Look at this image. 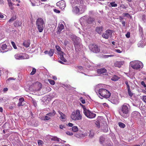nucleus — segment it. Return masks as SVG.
<instances>
[{"label": "nucleus", "mask_w": 146, "mask_h": 146, "mask_svg": "<svg viewBox=\"0 0 146 146\" xmlns=\"http://www.w3.org/2000/svg\"><path fill=\"white\" fill-rule=\"evenodd\" d=\"M105 140V138L102 136H101L100 138V142L101 144H102Z\"/></svg>", "instance_id": "obj_31"}, {"label": "nucleus", "mask_w": 146, "mask_h": 146, "mask_svg": "<svg viewBox=\"0 0 146 146\" xmlns=\"http://www.w3.org/2000/svg\"><path fill=\"white\" fill-rule=\"evenodd\" d=\"M130 110V107L128 104H124L121 106L119 110V114L124 118L128 116V114Z\"/></svg>", "instance_id": "obj_1"}, {"label": "nucleus", "mask_w": 146, "mask_h": 146, "mask_svg": "<svg viewBox=\"0 0 146 146\" xmlns=\"http://www.w3.org/2000/svg\"><path fill=\"white\" fill-rule=\"evenodd\" d=\"M127 91H128V94L129 96H130V97H132V96L133 95V94L132 92H131V90H130V89H128Z\"/></svg>", "instance_id": "obj_36"}, {"label": "nucleus", "mask_w": 146, "mask_h": 146, "mask_svg": "<svg viewBox=\"0 0 146 146\" xmlns=\"http://www.w3.org/2000/svg\"><path fill=\"white\" fill-rule=\"evenodd\" d=\"M74 44L75 48H78L80 45V43L78 41L75 40L74 41Z\"/></svg>", "instance_id": "obj_24"}, {"label": "nucleus", "mask_w": 146, "mask_h": 146, "mask_svg": "<svg viewBox=\"0 0 146 146\" xmlns=\"http://www.w3.org/2000/svg\"><path fill=\"white\" fill-rule=\"evenodd\" d=\"M94 134L90 132V133L89 135V137L90 138H92L94 136Z\"/></svg>", "instance_id": "obj_55"}, {"label": "nucleus", "mask_w": 146, "mask_h": 146, "mask_svg": "<svg viewBox=\"0 0 146 146\" xmlns=\"http://www.w3.org/2000/svg\"><path fill=\"white\" fill-rule=\"evenodd\" d=\"M61 140L60 138L57 137L56 136H54L53 137H52L51 139V140L52 141H57L59 142L60 141V140Z\"/></svg>", "instance_id": "obj_26"}, {"label": "nucleus", "mask_w": 146, "mask_h": 146, "mask_svg": "<svg viewBox=\"0 0 146 146\" xmlns=\"http://www.w3.org/2000/svg\"><path fill=\"white\" fill-rule=\"evenodd\" d=\"M103 105L104 106V107H107L108 106V104L106 103H103Z\"/></svg>", "instance_id": "obj_59"}, {"label": "nucleus", "mask_w": 146, "mask_h": 146, "mask_svg": "<svg viewBox=\"0 0 146 146\" xmlns=\"http://www.w3.org/2000/svg\"><path fill=\"white\" fill-rule=\"evenodd\" d=\"M96 124L97 125V127H98L99 128L100 127V124L99 123V121H96Z\"/></svg>", "instance_id": "obj_56"}, {"label": "nucleus", "mask_w": 146, "mask_h": 146, "mask_svg": "<svg viewBox=\"0 0 146 146\" xmlns=\"http://www.w3.org/2000/svg\"><path fill=\"white\" fill-rule=\"evenodd\" d=\"M1 48L0 50L1 52H7L11 50L12 49V47L9 45H7L6 44H3L1 46Z\"/></svg>", "instance_id": "obj_7"}, {"label": "nucleus", "mask_w": 146, "mask_h": 146, "mask_svg": "<svg viewBox=\"0 0 146 146\" xmlns=\"http://www.w3.org/2000/svg\"><path fill=\"white\" fill-rule=\"evenodd\" d=\"M124 62L123 61H116L114 63V66L115 67L120 68L124 64Z\"/></svg>", "instance_id": "obj_14"}, {"label": "nucleus", "mask_w": 146, "mask_h": 146, "mask_svg": "<svg viewBox=\"0 0 146 146\" xmlns=\"http://www.w3.org/2000/svg\"><path fill=\"white\" fill-rule=\"evenodd\" d=\"M140 115L139 113L136 111L133 112L132 113V116L134 118H137Z\"/></svg>", "instance_id": "obj_18"}, {"label": "nucleus", "mask_w": 146, "mask_h": 146, "mask_svg": "<svg viewBox=\"0 0 146 146\" xmlns=\"http://www.w3.org/2000/svg\"><path fill=\"white\" fill-rule=\"evenodd\" d=\"M66 133L67 134L69 135H73V133L72 132L68 131H67Z\"/></svg>", "instance_id": "obj_47"}, {"label": "nucleus", "mask_w": 146, "mask_h": 146, "mask_svg": "<svg viewBox=\"0 0 146 146\" xmlns=\"http://www.w3.org/2000/svg\"><path fill=\"white\" fill-rule=\"evenodd\" d=\"M19 102L18 104L19 106H24L25 104L24 98L23 97L20 98L19 99Z\"/></svg>", "instance_id": "obj_15"}, {"label": "nucleus", "mask_w": 146, "mask_h": 146, "mask_svg": "<svg viewBox=\"0 0 146 146\" xmlns=\"http://www.w3.org/2000/svg\"><path fill=\"white\" fill-rule=\"evenodd\" d=\"M113 32V31L110 29H108L106 31V33H104L102 34V36L104 38L107 39L109 37H111L112 33Z\"/></svg>", "instance_id": "obj_8"}, {"label": "nucleus", "mask_w": 146, "mask_h": 146, "mask_svg": "<svg viewBox=\"0 0 146 146\" xmlns=\"http://www.w3.org/2000/svg\"><path fill=\"white\" fill-rule=\"evenodd\" d=\"M97 72L99 74H102L103 75H108L107 71L105 68L98 69L97 70Z\"/></svg>", "instance_id": "obj_10"}, {"label": "nucleus", "mask_w": 146, "mask_h": 146, "mask_svg": "<svg viewBox=\"0 0 146 146\" xmlns=\"http://www.w3.org/2000/svg\"><path fill=\"white\" fill-rule=\"evenodd\" d=\"M118 124L120 127L121 128H124L125 127V125L121 122H120L118 123Z\"/></svg>", "instance_id": "obj_33"}, {"label": "nucleus", "mask_w": 146, "mask_h": 146, "mask_svg": "<svg viewBox=\"0 0 146 146\" xmlns=\"http://www.w3.org/2000/svg\"><path fill=\"white\" fill-rule=\"evenodd\" d=\"M111 79L113 81H116L118 80V78L117 77L115 76L113 77Z\"/></svg>", "instance_id": "obj_45"}, {"label": "nucleus", "mask_w": 146, "mask_h": 146, "mask_svg": "<svg viewBox=\"0 0 146 146\" xmlns=\"http://www.w3.org/2000/svg\"><path fill=\"white\" fill-rule=\"evenodd\" d=\"M35 87V88L36 91L40 90L41 88L42 87V85L39 82H36L34 84Z\"/></svg>", "instance_id": "obj_13"}, {"label": "nucleus", "mask_w": 146, "mask_h": 146, "mask_svg": "<svg viewBox=\"0 0 146 146\" xmlns=\"http://www.w3.org/2000/svg\"><path fill=\"white\" fill-rule=\"evenodd\" d=\"M55 47H56V49L57 50L58 52H58V54H59V53L60 52H62V51H61V48H60V47L59 46H56Z\"/></svg>", "instance_id": "obj_35"}, {"label": "nucleus", "mask_w": 146, "mask_h": 146, "mask_svg": "<svg viewBox=\"0 0 146 146\" xmlns=\"http://www.w3.org/2000/svg\"><path fill=\"white\" fill-rule=\"evenodd\" d=\"M30 113L31 114V117H34L33 116V115H34L33 114V113L32 112H30Z\"/></svg>", "instance_id": "obj_64"}, {"label": "nucleus", "mask_w": 146, "mask_h": 146, "mask_svg": "<svg viewBox=\"0 0 146 146\" xmlns=\"http://www.w3.org/2000/svg\"><path fill=\"white\" fill-rule=\"evenodd\" d=\"M107 126V124L106 123H105V125L104 126H103L102 130L104 132H107L108 131V129Z\"/></svg>", "instance_id": "obj_23"}, {"label": "nucleus", "mask_w": 146, "mask_h": 146, "mask_svg": "<svg viewBox=\"0 0 146 146\" xmlns=\"http://www.w3.org/2000/svg\"><path fill=\"white\" fill-rule=\"evenodd\" d=\"M72 131L74 132H76L78 131V128L76 126H73L72 127Z\"/></svg>", "instance_id": "obj_30"}, {"label": "nucleus", "mask_w": 146, "mask_h": 146, "mask_svg": "<svg viewBox=\"0 0 146 146\" xmlns=\"http://www.w3.org/2000/svg\"><path fill=\"white\" fill-rule=\"evenodd\" d=\"M48 80L51 85H54L55 84V81L53 80L48 79Z\"/></svg>", "instance_id": "obj_34"}, {"label": "nucleus", "mask_w": 146, "mask_h": 146, "mask_svg": "<svg viewBox=\"0 0 146 146\" xmlns=\"http://www.w3.org/2000/svg\"><path fill=\"white\" fill-rule=\"evenodd\" d=\"M44 21L41 18H38L36 21V25L37 28L40 32H42L43 30Z\"/></svg>", "instance_id": "obj_4"}, {"label": "nucleus", "mask_w": 146, "mask_h": 146, "mask_svg": "<svg viewBox=\"0 0 146 146\" xmlns=\"http://www.w3.org/2000/svg\"><path fill=\"white\" fill-rule=\"evenodd\" d=\"M80 100L82 103L84 104L85 103V100L84 99H83V98H80Z\"/></svg>", "instance_id": "obj_49"}, {"label": "nucleus", "mask_w": 146, "mask_h": 146, "mask_svg": "<svg viewBox=\"0 0 146 146\" xmlns=\"http://www.w3.org/2000/svg\"><path fill=\"white\" fill-rule=\"evenodd\" d=\"M33 103L35 107H36L37 106V104L35 101L33 100Z\"/></svg>", "instance_id": "obj_58"}, {"label": "nucleus", "mask_w": 146, "mask_h": 146, "mask_svg": "<svg viewBox=\"0 0 146 146\" xmlns=\"http://www.w3.org/2000/svg\"><path fill=\"white\" fill-rule=\"evenodd\" d=\"M103 27L102 26L97 27L96 28V31L98 34H101L103 31Z\"/></svg>", "instance_id": "obj_17"}, {"label": "nucleus", "mask_w": 146, "mask_h": 146, "mask_svg": "<svg viewBox=\"0 0 146 146\" xmlns=\"http://www.w3.org/2000/svg\"><path fill=\"white\" fill-rule=\"evenodd\" d=\"M21 23L19 21H16L14 23V25L15 27H19L21 25Z\"/></svg>", "instance_id": "obj_25"}, {"label": "nucleus", "mask_w": 146, "mask_h": 146, "mask_svg": "<svg viewBox=\"0 0 146 146\" xmlns=\"http://www.w3.org/2000/svg\"><path fill=\"white\" fill-rule=\"evenodd\" d=\"M115 51L118 53H121L122 52V51H121L120 50L117 49H115Z\"/></svg>", "instance_id": "obj_52"}, {"label": "nucleus", "mask_w": 146, "mask_h": 146, "mask_svg": "<svg viewBox=\"0 0 146 146\" xmlns=\"http://www.w3.org/2000/svg\"><path fill=\"white\" fill-rule=\"evenodd\" d=\"M125 36L127 38H129L130 37V33L129 32H127L125 35Z\"/></svg>", "instance_id": "obj_48"}, {"label": "nucleus", "mask_w": 146, "mask_h": 146, "mask_svg": "<svg viewBox=\"0 0 146 146\" xmlns=\"http://www.w3.org/2000/svg\"><path fill=\"white\" fill-rule=\"evenodd\" d=\"M73 11L76 13H78L80 12V9L77 6H75L73 7Z\"/></svg>", "instance_id": "obj_21"}, {"label": "nucleus", "mask_w": 146, "mask_h": 146, "mask_svg": "<svg viewBox=\"0 0 146 146\" xmlns=\"http://www.w3.org/2000/svg\"><path fill=\"white\" fill-rule=\"evenodd\" d=\"M89 48L90 50L94 52L97 53L100 51V49L98 45L96 44H90L89 46Z\"/></svg>", "instance_id": "obj_6"}, {"label": "nucleus", "mask_w": 146, "mask_h": 146, "mask_svg": "<svg viewBox=\"0 0 146 146\" xmlns=\"http://www.w3.org/2000/svg\"><path fill=\"white\" fill-rule=\"evenodd\" d=\"M110 4L112 7H116L117 6V4L115 3V2H111Z\"/></svg>", "instance_id": "obj_40"}, {"label": "nucleus", "mask_w": 146, "mask_h": 146, "mask_svg": "<svg viewBox=\"0 0 146 146\" xmlns=\"http://www.w3.org/2000/svg\"><path fill=\"white\" fill-rule=\"evenodd\" d=\"M125 84H126V85L127 86V89H130V87L129 85L128 82V81H125Z\"/></svg>", "instance_id": "obj_46"}, {"label": "nucleus", "mask_w": 146, "mask_h": 146, "mask_svg": "<svg viewBox=\"0 0 146 146\" xmlns=\"http://www.w3.org/2000/svg\"><path fill=\"white\" fill-rule=\"evenodd\" d=\"M4 16L3 14L1 13H0V18L3 19V18Z\"/></svg>", "instance_id": "obj_57"}, {"label": "nucleus", "mask_w": 146, "mask_h": 146, "mask_svg": "<svg viewBox=\"0 0 146 146\" xmlns=\"http://www.w3.org/2000/svg\"><path fill=\"white\" fill-rule=\"evenodd\" d=\"M80 104L82 106V108L83 109V112L84 113V111H86V110H87L86 108V107L85 106L82 105L81 104Z\"/></svg>", "instance_id": "obj_50"}, {"label": "nucleus", "mask_w": 146, "mask_h": 146, "mask_svg": "<svg viewBox=\"0 0 146 146\" xmlns=\"http://www.w3.org/2000/svg\"><path fill=\"white\" fill-rule=\"evenodd\" d=\"M111 101L114 104H117L118 103V101L117 100V98H113L111 99Z\"/></svg>", "instance_id": "obj_32"}, {"label": "nucleus", "mask_w": 146, "mask_h": 146, "mask_svg": "<svg viewBox=\"0 0 146 146\" xmlns=\"http://www.w3.org/2000/svg\"><path fill=\"white\" fill-rule=\"evenodd\" d=\"M23 46L26 48H27V41L25 40L24 41L23 43Z\"/></svg>", "instance_id": "obj_41"}, {"label": "nucleus", "mask_w": 146, "mask_h": 146, "mask_svg": "<svg viewBox=\"0 0 146 146\" xmlns=\"http://www.w3.org/2000/svg\"><path fill=\"white\" fill-rule=\"evenodd\" d=\"M7 2H8V5H9V6L11 10H13L14 9V7H13V3L11 2V0H7Z\"/></svg>", "instance_id": "obj_19"}, {"label": "nucleus", "mask_w": 146, "mask_h": 146, "mask_svg": "<svg viewBox=\"0 0 146 146\" xmlns=\"http://www.w3.org/2000/svg\"><path fill=\"white\" fill-rule=\"evenodd\" d=\"M11 43L14 48L15 49H17V47L15 44V43L13 41H11Z\"/></svg>", "instance_id": "obj_43"}, {"label": "nucleus", "mask_w": 146, "mask_h": 146, "mask_svg": "<svg viewBox=\"0 0 146 146\" xmlns=\"http://www.w3.org/2000/svg\"><path fill=\"white\" fill-rule=\"evenodd\" d=\"M114 55H105L103 56V57L104 58H107L109 57H112L114 56Z\"/></svg>", "instance_id": "obj_39"}, {"label": "nucleus", "mask_w": 146, "mask_h": 146, "mask_svg": "<svg viewBox=\"0 0 146 146\" xmlns=\"http://www.w3.org/2000/svg\"><path fill=\"white\" fill-rule=\"evenodd\" d=\"M65 128V126L64 125H60V128L61 129H63L64 128Z\"/></svg>", "instance_id": "obj_60"}, {"label": "nucleus", "mask_w": 146, "mask_h": 146, "mask_svg": "<svg viewBox=\"0 0 146 146\" xmlns=\"http://www.w3.org/2000/svg\"><path fill=\"white\" fill-rule=\"evenodd\" d=\"M94 19L92 17L89 18L87 20V22L89 23H91L94 21Z\"/></svg>", "instance_id": "obj_28"}, {"label": "nucleus", "mask_w": 146, "mask_h": 146, "mask_svg": "<svg viewBox=\"0 0 146 146\" xmlns=\"http://www.w3.org/2000/svg\"><path fill=\"white\" fill-rule=\"evenodd\" d=\"M36 72V69L35 68H33V70L30 73L31 75H33Z\"/></svg>", "instance_id": "obj_42"}, {"label": "nucleus", "mask_w": 146, "mask_h": 146, "mask_svg": "<svg viewBox=\"0 0 146 146\" xmlns=\"http://www.w3.org/2000/svg\"><path fill=\"white\" fill-rule=\"evenodd\" d=\"M23 55H20L19 54H16L15 55V58L17 59H26L27 58V56L26 54L23 53Z\"/></svg>", "instance_id": "obj_11"}, {"label": "nucleus", "mask_w": 146, "mask_h": 146, "mask_svg": "<svg viewBox=\"0 0 146 146\" xmlns=\"http://www.w3.org/2000/svg\"><path fill=\"white\" fill-rule=\"evenodd\" d=\"M8 90V88H4L3 89V91H6Z\"/></svg>", "instance_id": "obj_63"}, {"label": "nucleus", "mask_w": 146, "mask_h": 146, "mask_svg": "<svg viewBox=\"0 0 146 146\" xmlns=\"http://www.w3.org/2000/svg\"><path fill=\"white\" fill-rule=\"evenodd\" d=\"M141 84L144 87H146V85L145 84L144 82L143 81H142L141 82Z\"/></svg>", "instance_id": "obj_53"}, {"label": "nucleus", "mask_w": 146, "mask_h": 146, "mask_svg": "<svg viewBox=\"0 0 146 146\" xmlns=\"http://www.w3.org/2000/svg\"><path fill=\"white\" fill-rule=\"evenodd\" d=\"M58 112L60 115V119H62V120L65 119L66 117V115L60 111H58Z\"/></svg>", "instance_id": "obj_20"}, {"label": "nucleus", "mask_w": 146, "mask_h": 146, "mask_svg": "<svg viewBox=\"0 0 146 146\" xmlns=\"http://www.w3.org/2000/svg\"><path fill=\"white\" fill-rule=\"evenodd\" d=\"M56 5L61 9H64L65 7V3L63 0H62L56 3Z\"/></svg>", "instance_id": "obj_12"}, {"label": "nucleus", "mask_w": 146, "mask_h": 146, "mask_svg": "<svg viewBox=\"0 0 146 146\" xmlns=\"http://www.w3.org/2000/svg\"><path fill=\"white\" fill-rule=\"evenodd\" d=\"M51 118V117L48 115H46L45 117L44 120H48L50 119Z\"/></svg>", "instance_id": "obj_44"}, {"label": "nucleus", "mask_w": 146, "mask_h": 146, "mask_svg": "<svg viewBox=\"0 0 146 146\" xmlns=\"http://www.w3.org/2000/svg\"><path fill=\"white\" fill-rule=\"evenodd\" d=\"M70 117L72 120L74 121L81 120L82 116L80 113V110H77L76 111H73L70 115Z\"/></svg>", "instance_id": "obj_2"}, {"label": "nucleus", "mask_w": 146, "mask_h": 146, "mask_svg": "<svg viewBox=\"0 0 146 146\" xmlns=\"http://www.w3.org/2000/svg\"><path fill=\"white\" fill-rule=\"evenodd\" d=\"M84 115L88 118H93L96 117V114L95 113L91 112L89 110L84 111Z\"/></svg>", "instance_id": "obj_9"}, {"label": "nucleus", "mask_w": 146, "mask_h": 146, "mask_svg": "<svg viewBox=\"0 0 146 146\" xmlns=\"http://www.w3.org/2000/svg\"><path fill=\"white\" fill-rule=\"evenodd\" d=\"M130 65L135 70H138L141 67L142 68L143 66L142 62L138 60H135L131 62Z\"/></svg>", "instance_id": "obj_3"}, {"label": "nucleus", "mask_w": 146, "mask_h": 146, "mask_svg": "<svg viewBox=\"0 0 146 146\" xmlns=\"http://www.w3.org/2000/svg\"><path fill=\"white\" fill-rule=\"evenodd\" d=\"M58 31L59 32L61 31L64 28V25L62 24H60L58 27Z\"/></svg>", "instance_id": "obj_29"}, {"label": "nucleus", "mask_w": 146, "mask_h": 146, "mask_svg": "<svg viewBox=\"0 0 146 146\" xmlns=\"http://www.w3.org/2000/svg\"><path fill=\"white\" fill-rule=\"evenodd\" d=\"M99 93L102 97L105 98H109L110 95V92L107 90L104 89H99Z\"/></svg>", "instance_id": "obj_5"}, {"label": "nucleus", "mask_w": 146, "mask_h": 146, "mask_svg": "<svg viewBox=\"0 0 146 146\" xmlns=\"http://www.w3.org/2000/svg\"><path fill=\"white\" fill-rule=\"evenodd\" d=\"M143 101L146 103V96H143Z\"/></svg>", "instance_id": "obj_51"}, {"label": "nucleus", "mask_w": 146, "mask_h": 146, "mask_svg": "<svg viewBox=\"0 0 146 146\" xmlns=\"http://www.w3.org/2000/svg\"><path fill=\"white\" fill-rule=\"evenodd\" d=\"M56 114V112L54 110H53L52 111L47 113L46 115H48L50 117L54 116Z\"/></svg>", "instance_id": "obj_22"}, {"label": "nucleus", "mask_w": 146, "mask_h": 146, "mask_svg": "<svg viewBox=\"0 0 146 146\" xmlns=\"http://www.w3.org/2000/svg\"><path fill=\"white\" fill-rule=\"evenodd\" d=\"M68 125L70 127H72L73 124L72 123H69L68 124Z\"/></svg>", "instance_id": "obj_62"}, {"label": "nucleus", "mask_w": 146, "mask_h": 146, "mask_svg": "<svg viewBox=\"0 0 146 146\" xmlns=\"http://www.w3.org/2000/svg\"><path fill=\"white\" fill-rule=\"evenodd\" d=\"M38 143L39 146H41L44 144V142L42 140H39L38 141Z\"/></svg>", "instance_id": "obj_37"}, {"label": "nucleus", "mask_w": 146, "mask_h": 146, "mask_svg": "<svg viewBox=\"0 0 146 146\" xmlns=\"http://www.w3.org/2000/svg\"><path fill=\"white\" fill-rule=\"evenodd\" d=\"M54 11L55 12L57 13H59L60 12V11L59 10L56 9H54Z\"/></svg>", "instance_id": "obj_54"}, {"label": "nucleus", "mask_w": 146, "mask_h": 146, "mask_svg": "<svg viewBox=\"0 0 146 146\" xmlns=\"http://www.w3.org/2000/svg\"><path fill=\"white\" fill-rule=\"evenodd\" d=\"M16 19L15 16L12 17L9 20V22H12L14 20H15Z\"/></svg>", "instance_id": "obj_38"}, {"label": "nucleus", "mask_w": 146, "mask_h": 146, "mask_svg": "<svg viewBox=\"0 0 146 146\" xmlns=\"http://www.w3.org/2000/svg\"><path fill=\"white\" fill-rule=\"evenodd\" d=\"M64 53L63 52H60L59 55V57L60 60L62 61L66 62H67V60L64 58L63 55Z\"/></svg>", "instance_id": "obj_16"}, {"label": "nucleus", "mask_w": 146, "mask_h": 146, "mask_svg": "<svg viewBox=\"0 0 146 146\" xmlns=\"http://www.w3.org/2000/svg\"><path fill=\"white\" fill-rule=\"evenodd\" d=\"M54 49H50V50L48 52V55L51 57L54 54Z\"/></svg>", "instance_id": "obj_27"}, {"label": "nucleus", "mask_w": 146, "mask_h": 146, "mask_svg": "<svg viewBox=\"0 0 146 146\" xmlns=\"http://www.w3.org/2000/svg\"><path fill=\"white\" fill-rule=\"evenodd\" d=\"M122 24L123 25V26H125L126 24L125 22L124 21H123L122 22Z\"/></svg>", "instance_id": "obj_61"}]
</instances>
